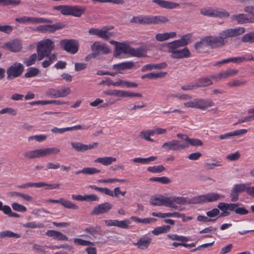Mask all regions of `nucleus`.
Masks as SVG:
<instances>
[{
  "mask_svg": "<svg viewBox=\"0 0 254 254\" xmlns=\"http://www.w3.org/2000/svg\"><path fill=\"white\" fill-rule=\"evenodd\" d=\"M191 37L190 34H186L182 36L181 38L168 43L166 44L167 52L170 57L175 59L188 58L191 56V54L188 48L179 49L188 44Z\"/></svg>",
  "mask_w": 254,
  "mask_h": 254,
  "instance_id": "nucleus-1",
  "label": "nucleus"
},
{
  "mask_svg": "<svg viewBox=\"0 0 254 254\" xmlns=\"http://www.w3.org/2000/svg\"><path fill=\"white\" fill-rule=\"evenodd\" d=\"M151 205L154 206L164 205L175 210H183V208L178 205H185L187 203V199L184 197L172 196L165 197L160 196L159 197H152L150 200Z\"/></svg>",
  "mask_w": 254,
  "mask_h": 254,
  "instance_id": "nucleus-2",
  "label": "nucleus"
},
{
  "mask_svg": "<svg viewBox=\"0 0 254 254\" xmlns=\"http://www.w3.org/2000/svg\"><path fill=\"white\" fill-rule=\"evenodd\" d=\"M60 152L59 148L53 147L27 150L24 152L23 155L27 159H34L51 154H57Z\"/></svg>",
  "mask_w": 254,
  "mask_h": 254,
  "instance_id": "nucleus-3",
  "label": "nucleus"
},
{
  "mask_svg": "<svg viewBox=\"0 0 254 254\" xmlns=\"http://www.w3.org/2000/svg\"><path fill=\"white\" fill-rule=\"evenodd\" d=\"M54 48V42L50 39L40 41L37 44L38 60L41 61L44 57H48Z\"/></svg>",
  "mask_w": 254,
  "mask_h": 254,
  "instance_id": "nucleus-4",
  "label": "nucleus"
},
{
  "mask_svg": "<svg viewBox=\"0 0 254 254\" xmlns=\"http://www.w3.org/2000/svg\"><path fill=\"white\" fill-rule=\"evenodd\" d=\"M238 206V203L219 202L218 204L217 207L222 211L220 216H227L230 214L231 211H233L237 214L241 215H245L248 213L249 211L247 209L244 207H237Z\"/></svg>",
  "mask_w": 254,
  "mask_h": 254,
  "instance_id": "nucleus-5",
  "label": "nucleus"
},
{
  "mask_svg": "<svg viewBox=\"0 0 254 254\" xmlns=\"http://www.w3.org/2000/svg\"><path fill=\"white\" fill-rule=\"evenodd\" d=\"M54 10L60 11L63 15H70L74 17H80L85 11L84 7L77 5H60L54 6Z\"/></svg>",
  "mask_w": 254,
  "mask_h": 254,
  "instance_id": "nucleus-6",
  "label": "nucleus"
},
{
  "mask_svg": "<svg viewBox=\"0 0 254 254\" xmlns=\"http://www.w3.org/2000/svg\"><path fill=\"white\" fill-rule=\"evenodd\" d=\"M214 104L213 101L209 99L195 98L185 103L184 105L186 108H193L205 110L207 108L213 106Z\"/></svg>",
  "mask_w": 254,
  "mask_h": 254,
  "instance_id": "nucleus-7",
  "label": "nucleus"
},
{
  "mask_svg": "<svg viewBox=\"0 0 254 254\" xmlns=\"http://www.w3.org/2000/svg\"><path fill=\"white\" fill-rule=\"evenodd\" d=\"M224 196L220 194L210 192L203 195H198L192 198L190 203L192 204H198L205 202H214L224 198Z\"/></svg>",
  "mask_w": 254,
  "mask_h": 254,
  "instance_id": "nucleus-8",
  "label": "nucleus"
},
{
  "mask_svg": "<svg viewBox=\"0 0 254 254\" xmlns=\"http://www.w3.org/2000/svg\"><path fill=\"white\" fill-rule=\"evenodd\" d=\"M189 146L188 144L175 139L166 142L162 145V148L167 151H180Z\"/></svg>",
  "mask_w": 254,
  "mask_h": 254,
  "instance_id": "nucleus-9",
  "label": "nucleus"
},
{
  "mask_svg": "<svg viewBox=\"0 0 254 254\" xmlns=\"http://www.w3.org/2000/svg\"><path fill=\"white\" fill-rule=\"evenodd\" d=\"M60 45L65 51L71 54H75L78 50V43L74 39L62 40Z\"/></svg>",
  "mask_w": 254,
  "mask_h": 254,
  "instance_id": "nucleus-10",
  "label": "nucleus"
},
{
  "mask_svg": "<svg viewBox=\"0 0 254 254\" xmlns=\"http://www.w3.org/2000/svg\"><path fill=\"white\" fill-rule=\"evenodd\" d=\"M24 70V66L21 63H15L12 64L7 70V78L13 79L19 76Z\"/></svg>",
  "mask_w": 254,
  "mask_h": 254,
  "instance_id": "nucleus-11",
  "label": "nucleus"
},
{
  "mask_svg": "<svg viewBox=\"0 0 254 254\" xmlns=\"http://www.w3.org/2000/svg\"><path fill=\"white\" fill-rule=\"evenodd\" d=\"M200 13L203 15L211 17H217L221 18H227L230 16L229 13L226 10L210 8L202 9L200 11Z\"/></svg>",
  "mask_w": 254,
  "mask_h": 254,
  "instance_id": "nucleus-12",
  "label": "nucleus"
},
{
  "mask_svg": "<svg viewBox=\"0 0 254 254\" xmlns=\"http://www.w3.org/2000/svg\"><path fill=\"white\" fill-rule=\"evenodd\" d=\"M71 93L70 89L69 87H64L61 89H56L50 88L46 92L47 96L54 98H63L66 97Z\"/></svg>",
  "mask_w": 254,
  "mask_h": 254,
  "instance_id": "nucleus-13",
  "label": "nucleus"
},
{
  "mask_svg": "<svg viewBox=\"0 0 254 254\" xmlns=\"http://www.w3.org/2000/svg\"><path fill=\"white\" fill-rule=\"evenodd\" d=\"M70 145L72 148L75 151L83 152L97 148L98 143L93 142L89 144H85L80 142H71Z\"/></svg>",
  "mask_w": 254,
  "mask_h": 254,
  "instance_id": "nucleus-14",
  "label": "nucleus"
},
{
  "mask_svg": "<svg viewBox=\"0 0 254 254\" xmlns=\"http://www.w3.org/2000/svg\"><path fill=\"white\" fill-rule=\"evenodd\" d=\"M208 39L210 47L212 48L222 47L227 42V40H225L221 32L219 33V35L218 36H208Z\"/></svg>",
  "mask_w": 254,
  "mask_h": 254,
  "instance_id": "nucleus-15",
  "label": "nucleus"
},
{
  "mask_svg": "<svg viewBox=\"0 0 254 254\" xmlns=\"http://www.w3.org/2000/svg\"><path fill=\"white\" fill-rule=\"evenodd\" d=\"M64 25L61 23H57L53 25H42L37 27L34 30L43 33H54L56 30L64 27Z\"/></svg>",
  "mask_w": 254,
  "mask_h": 254,
  "instance_id": "nucleus-16",
  "label": "nucleus"
},
{
  "mask_svg": "<svg viewBox=\"0 0 254 254\" xmlns=\"http://www.w3.org/2000/svg\"><path fill=\"white\" fill-rule=\"evenodd\" d=\"M246 31L244 27H238L234 28H229L222 31L221 32L224 36L225 40L227 38H232L241 35Z\"/></svg>",
  "mask_w": 254,
  "mask_h": 254,
  "instance_id": "nucleus-17",
  "label": "nucleus"
},
{
  "mask_svg": "<svg viewBox=\"0 0 254 254\" xmlns=\"http://www.w3.org/2000/svg\"><path fill=\"white\" fill-rule=\"evenodd\" d=\"M91 49L93 52L92 55L94 57H96L100 53L108 54L110 52V50L105 44H102L99 42L94 43L91 46Z\"/></svg>",
  "mask_w": 254,
  "mask_h": 254,
  "instance_id": "nucleus-18",
  "label": "nucleus"
},
{
  "mask_svg": "<svg viewBox=\"0 0 254 254\" xmlns=\"http://www.w3.org/2000/svg\"><path fill=\"white\" fill-rule=\"evenodd\" d=\"M231 20L232 21H236L239 24L254 23V16L248 17L247 14L244 13L233 15L231 16Z\"/></svg>",
  "mask_w": 254,
  "mask_h": 254,
  "instance_id": "nucleus-19",
  "label": "nucleus"
},
{
  "mask_svg": "<svg viewBox=\"0 0 254 254\" xmlns=\"http://www.w3.org/2000/svg\"><path fill=\"white\" fill-rule=\"evenodd\" d=\"M113 207V204L109 202L100 204L94 207L91 212V215H99L108 212Z\"/></svg>",
  "mask_w": 254,
  "mask_h": 254,
  "instance_id": "nucleus-20",
  "label": "nucleus"
},
{
  "mask_svg": "<svg viewBox=\"0 0 254 254\" xmlns=\"http://www.w3.org/2000/svg\"><path fill=\"white\" fill-rule=\"evenodd\" d=\"M2 48L12 52L19 51L21 48V43L18 39H15L5 43L2 45Z\"/></svg>",
  "mask_w": 254,
  "mask_h": 254,
  "instance_id": "nucleus-21",
  "label": "nucleus"
},
{
  "mask_svg": "<svg viewBox=\"0 0 254 254\" xmlns=\"http://www.w3.org/2000/svg\"><path fill=\"white\" fill-rule=\"evenodd\" d=\"M88 127L85 126L77 125L71 127H67L64 128H58L54 127L51 129V131L55 134H63L66 131H72L79 129H87Z\"/></svg>",
  "mask_w": 254,
  "mask_h": 254,
  "instance_id": "nucleus-22",
  "label": "nucleus"
},
{
  "mask_svg": "<svg viewBox=\"0 0 254 254\" xmlns=\"http://www.w3.org/2000/svg\"><path fill=\"white\" fill-rule=\"evenodd\" d=\"M114 96L118 97H141L142 94L139 93H135L129 91L122 90H114Z\"/></svg>",
  "mask_w": 254,
  "mask_h": 254,
  "instance_id": "nucleus-23",
  "label": "nucleus"
},
{
  "mask_svg": "<svg viewBox=\"0 0 254 254\" xmlns=\"http://www.w3.org/2000/svg\"><path fill=\"white\" fill-rule=\"evenodd\" d=\"M176 136L178 138L185 141L186 143L192 146H201L203 144L201 140L197 138H190L187 134L178 133Z\"/></svg>",
  "mask_w": 254,
  "mask_h": 254,
  "instance_id": "nucleus-24",
  "label": "nucleus"
},
{
  "mask_svg": "<svg viewBox=\"0 0 254 254\" xmlns=\"http://www.w3.org/2000/svg\"><path fill=\"white\" fill-rule=\"evenodd\" d=\"M152 2L157 4L160 7L166 9H174L180 5L179 3L164 0H153Z\"/></svg>",
  "mask_w": 254,
  "mask_h": 254,
  "instance_id": "nucleus-25",
  "label": "nucleus"
},
{
  "mask_svg": "<svg viewBox=\"0 0 254 254\" xmlns=\"http://www.w3.org/2000/svg\"><path fill=\"white\" fill-rule=\"evenodd\" d=\"M152 239L148 237L141 238L134 245L136 246L140 250H146L151 243Z\"/></svg>",
  "mask_w": 254,
  "mask_h": 254,
  "instance_id": "nucleus-26",
  "label": "nucleus"
},
{
  "mask_svg": "<svg viewBox=\"0 0 254 254\" xmlns=\"http://www.w3.org/2000/svg\"><path fill=\"white\" fill-rule=\"evenodd\" d=\"M46 235L49 237H53L54 239L59 241H67L68 237L60 232L55 230H48L46 233Z\"/></svg>",
  "mask_w": 254,
  "mask_h": 254,
  "instance_id": "nucleus-27",
  "label": "nucleus"
},
{
  "mask_svg": "<svg viewBox=\"0 0 254 254\" xmlns=\"http://www.w3.org/2000/svg\"><path fill=\"white\" fill-rule=\"evenodd\" d=\"M177 33L175 32L158 33L155 35V39L158 42H163L171 38H175Z\"/></svg>",
  "mask_w": 254,
  "mask_h": 254,
  "instance_id": "nucleus-28",
  "label": "nucleus"
},
{
  "mask_svg": "<svg viewBox=\"0 0 254 254\" xmlns=\"http://www.w3.org/2000/svg\"><path fill=\"white\" fill-rule=\"evenodd\" d=\"M112 28V27H104L100 29L98 36L105 40H107L110 38L114 37L115 34L113 32L109 31Z\"/></svg>",
  "mask_w": 254,
  "mask_h": 254,
  "instance_id": "nucleus-29",
  "label": "nucleus"
},
{
  "mask_svg": "<svg viewBox=\"0 0 254 254\" xmlns=\"http://www.w3.org/2000/svg\"><path fill=\"white\" fill-rule=\"evenodd\" d=\"M133 66L134 63L132 62H127L114 64L113 67L114 69L118 70L119 73H122L121 70L130 69Z\"/></svg>",
  "mask_w": 254,
  "mask_h": 254,
  "instance_id": "nucleus-30",
  "label": "nucleus"
},
{
  "mask_svg": "<svg viewBox=\"0 0 254 254\" xmlns=\"http://www.w3.org/2000/svg\"><path fill=\"white\" fill-rule=\"evenodd\" d=\"M127 54H129L132 57L137 58L144 57L146 55L145 50L141 48H133L130 47H129Z\"/></svg>",
  "mask_w": 254,
  "mask_h": 254,
  "instance_id": "nucleus-31",
  "label": "nucleus"
},
{
  "mask_svg": "<svg viewBox=\"0 0 254 254\" xmlns=\"http://www.w3.org/2000/svg\"><path fill=\"white\" fill-rule=\"evenodd\" d=\"M117 161L116 158L111 156L98 157L94 160L95 163H100L104 166H109Z\"/></svg>",
  "mask_w": 254,
  "mask_h": 254,
  "instance_id": "nucleus-32",
  "label": "nucleus"
},
{
  "mask_svg": "<svg viewBox=\"0 0 254 254\" xmlns=\"http://www.w3.org/2000/svg\"><path fill=\"white\" fill-rule=\"evenodd\" d=\"M167 64L165 63H162L157 64H148L144 65L141 70L142 72H145L148 70H151L153 69H161L165 68Z\"/></svg>",
  "mask_w": 254,
  "mask_h": 254,
  "instance_id": "nucleus-33",
  "label": "nucleus"
},
{
  "mask_svg": "<svg viewBox=\"0 0 254 254\" xmlns=\"http://www.w3.org/2000/svg\"><path fill=\"white\" fill-rule=\"evenodd\" d=\"M129 46L121 43H118L117 44L115 47V56L116 57H119L121 53H128V50Z\"/></svg>",
  "mask_w": 254,
  "mask_h": 254,
  "instance_id": "nucleus-34",
  "label": "nucleus"
},
{
  "mask_svg": "<svg viewBox=\"0 0 254 254\" xmlns=\"http://www.w3.org/2000/svg\"><path fill=\"white\" fill-rule=\"evenodd\" d=\"M168 21L169 19L164 16H149V24L165 23Z\"/></svg>",
  "mask_w": 254,
  "mask_h": 254,
  "instance_id": "nucleus-35",
  "label": "nucleus"
},
{
  "mask_svg": "<svg viewBox=\"0 0 254 254\" xmlns=\"http://www.w3.org/2000/svg\"><path fill=\"white\" fill-rule=\"evenodd\" d=\"M167 72H163L160 71L159 72H151L149 73L144 75H143L141 78L142 79H145L146 78H147L149 79L153 80V79H156L157 78H163L166 75Z\"/></svg>",
  "mask_w": 254,
  "mask_h": 254,
  "instance_id": "nucleus-36",
  "label": "nucleus"
},
{
  "mask_svg": "<svg viewBox=\"0 0 254 254\" xmlns=\"http://www.w3.org/2000/svg\"><path fill=\"white\" fill-rule=\"evenodd\" d=\"M247 81L245 79H235L227 83V86L229 88H234L245 86Z\"/></svg>",
  "mask_w": 254,
  "mask_h": 254,
  "instance_id": "nucleus-37",
  "label": "nucleus"
},
{
  "mask_svg": "<svg viewBox=\"0 0 254 254\" xmlns=\"http://www.w3.org/2000/svg\"><path fill=\"white\" fill-rule=\"evenodd\" d=\"M194 47L196 50H204L206 48L210 47L208 37H204L196 42Z\"/></svg>",
  "mask_w": 254,
  "mask_h": 254,
  "instance_id": "nucleus-38",
  "label": "nucleus"
},
{
  "mask_svg": "<svg viewBox=\"0 0 254 254\" xmlns=\"http://www.w3.org/2000/svg\"><path fill=\"white\" fill-rule=\"evenodd\" d=\"M131 22L137 24H149V16H134L130 20Z\"/></svg>",
  "mask_w": 254,
  "mask_h": 254,
  "instance_id": "nucleus-39",
  "label": "nucleus"
},
{
  "mask_svg": "<svg viewBox=\"0 0 254 254\" xmlns=\"http://www.w3.org/2000/svg\"><path fill=\"white\" fill-rule=\"evenodd\" d=\"M197 88L204 87L211 85L213 84L211 79L207 77H201L196 81Z\"/></svg>",
  "mask_w": 254,
  "mask_h": 254,
  "instance_id": "nucleus-40",
  "label": "nucleus"
},
{
  "mask_svg": "<svg viewBox=\"0 0 254 254\" xmlns=\"http://www.w3.org/2000/svg\"><path fill=\"white\" fill-rule=\"evenodd\" d=\"M117 84L118 85L117 87L127 88L136 87L138 86L137 84L136 83L130 82L127 80H124L122 79H118L117 80Z\"/></svg>",
  "mask_w": 254,
  "mask_h": 254,
  "instance_id": "nucleus-41",
  "label": "nucleus"
},
{
  "mask_svg": "<svg viewBox=\"0 0 254 254\" xmlns=\"http://www.w3.org/2000/svg\"><path fill=\"white\" fill-rule=\"evenodd\" d=\"M171 227L168 225H164L155 228L152 231V233L155 235H158L163 233H167L170 231Z\"/></svg>",
  "mask_w": 254,
  "mask_h": 254,
  "instance_id": "nucleus-42",
  "label": "nucleus"
},
{
  "mask_svg": "<svg viewBox=\"0 0 254 254\" xmlns=\"http://www.w3.org/2000/svg\"><path fill=\"white\" fill-rule=\"evenodd\" d=\"M60 203L63 206L68 209H72L76 210L78 209V206L74 203H72L70 201L64 199V198H60L59 199Z\"/></svg>",
  "mask_w": 254,
  "mask_h": 254,
  "instance_id": "nucleus-43",
  "label": "nucleus"
},
{
  "mask_svg": "<svg viewBox=\"0 0 254 254\" xmlns=\"http://www.w3.org/2000/svg\"><path fill=\"white\" fill-rule=\"evenodd\" d=\"M130 219L137 223H140L145 224L152 223L156 220L155 218H146L140 219L135 216H132L130 217Z\"/></svg>",
  "mask_w": 254,
  "mask_h": 254,
  "instance_id": "nucleus-44",
  "label": "nucleus"
},
{
  "mask_svg": "<svg viewBox=\"0 0 254 254\" xmlns=\"http://www.w3.org/2000/svg\"><path fill=\"white\" fill-rule=\"evenodd\" d=\"M21 235L19 234L13 233L10 231H3L0 232V238H20Z\"/></svg>",
  "mask_w": 254,
  "mask_h": 254,
  "instance_id": "nucleus-45",
  "label": "nucleus"
},
{
  "mask_svg": "<svg viewBox=\"0 0 254 254\" xmlns=\"http://www.w3.org/2000/svg\"><path fill=\"white\" fill-rule=\"evenodd\" d=\"M48 58L44 60L42 65L44 68H46L50 66L52 63L57 60V55L56 54H53L51 55H49Z\"/></svg>",
  "mask_w": 254,
  "mask_h": 254,
  "instance_id": "nucleus-46",
  "label": "nucleus"
},
{
  "mask_svg": "<svg viewBox=\"0 0 254 254\" xmlns=\"http://www.w3.org/2000/svg\"><path fill=\"white\" fill-rule=\"evenodd\" d=\"M38 59V55L34 53L30 57L25 58L23 60V63L27 66H29L35 64L36 60Z\"/></svg>",
  "mask_w": 254,
  "mask_h": 254,
  "instance_id": "nucleus-47",
  "label": "nucleus"
},
{
  "mask_svg": "<svg viewBox=\"0 0 254 254\" xmlns=\"http://www.w3.org/2000/svg\"><path fill=\"white\" fill-rule=\"evenodd\" d=\"M156 156H151L146 158H135L132 159V161L134 163H139L141 164H147L151 161H153L157 159Z\"/></svg>",
  "mask_w": 254,
  "mask_h": 254,
  "instance_id": "nucleus-48",
  "label": "nucleus"
},
{
  "mask_svg": "<svg viewBox=\"0 0 254 254\" xmlns=\"http://www.w3.org/2000/svg\"><path fill=\"white\" fill-rule=\"evenodd\" d=\"M39 73V70L35 67L28 68L27 72L24 74L26 78H30L37 76Z\"/></svg>",
  "mask_w": 254,
  "mask_h": 254,
  "instance_id": "nucleus-49",
  "label": "nucleus"
},
{
  "mask_svg": "<svg viewBox=\"0 0 254 254\" xmlns=\"http://www.w3.org/2000/svg\"><path fill=\"white\" fill-rule=\"evenodd\" d=\"M242 41L245 43H254V31L244 35L242 38Z\"/></svg>",
  "mask_w": 254,
  "mask_h": 254,
  "instance_id": "nucleus-50",
  "label": "nucleus"
},
{
  "mask_svg": "<svg viewBox=\"0 0 254 254\" xmlns=\"http://www.w3.org/2000/svg\"><path fill=\"white\" fill-rule=\"evenodd\" d=\"M73 242L75 244L82 246H89L94 245V244L92 242L89 241L84 240L80 238L74 239Z\"/></svg>",
  "mask_w": 254,
  "mask_h": 254,
  "instance_id": "nucleus-51",
  "label": "nucleus"
},
{
  "mask_svg": "<svg viewBox=\"0 0 254 254\" xmlns=\"http://www.w3.org/2000/svg\"><path fill=\"white\" fill-rule=\"evenodd\" d=\"M22 226L25 228H41L44 227V225L42 223L37 224L35 221H32L28 222L25 224H22Z\"/></svg>",
  "mask_w": 254,
  "mask_h": 254,
  "instance_id": "nucleus-52",
  "label": "nucleus"
},
{
  "mask_svg": "<svg viewBox=\"0 0 254 254\" xmlns=\"http://www.w3.org/2000/svg\"><path fill=\"white\" fill-rule=\"evenodd\" d=\"M149 180L151 181L157 182L163 184H168L171 182L170 179L165 176L161 177H152L150 178Z\"/></svg>",
  "mask_w": 254,
  "mask_h": 254,
  "instance_id": "nucleus-53",
  "label": "nucleus"
},
{
  "mask_svg": "<svg viewBox=\"0 0 254 254\" xmlns=\"http://www.w3.org/2000/svg\"><path fill=\"white\" fill-rule=\"evenodd\" d=\"M82 173L86 175H93L100 173V170L93 167H86L82 169Z\"/></svg>",
  "mask_w": 254,
  "mask_h": 254,
  "instance_id": "nucleus-54",
  "label": "nucleus"
},
{
  "mask_svg": "<svg viewBox=\"0 0 254 254\" xmlns=\"http://www.w3.org/2000/svg\"><path fill=\"white\" fill-rule=\"evenodd\" d=\"M147 170L149 172L154 173H161L165 170V168L162 165L154 166L152 167H149L147 168Z\"/></svg>",
  "mask_w": 254,
  "mask_h": 254,
  "instance_id": "nucleus-55",
  "label": "nucleus"
},
{
  "mask_svg": "<svg viewBox=\"0 0 254 254\" xmlns=\"http://www.w3.org/2000/svg\"><path fill=\"white\" fill-rule=\"evenodd\" d=\"M21 3L20 0H0V4L4 6H8L9 5H17Z\"/></svg>",
  "mask_w": 254,
  "mask_h": 254,
  "instance_id": "nucleus-56",
  "label": "nucleus"
},
{
  "mask_svg": "<svg viewBox=\"0 0 254 254\" xmlns=\"http://www.w3.org/2000/svg\"><path fill=\"white\" fill-rule=\"evenodd\" d=\"M8 114L12 116H16L17 112L16 110L11 107H7L0 110V114Z\"/></svg>",
  "mask_w": 254,
  "mask_h": 254,
  "instance_id": "nucleus-57",
  "label": "nucleus"
},
{
  "mask_svg": "<svg viewBox=\"0 0 254 254\" xmlns=\"http://www.w3.org/2000/svg\"><path fill=\"white\" fill-rule=\"evenodd\" d=\"M167 237L172 240H176L182 242L188 241V238L184 236H179L176 234H169L167 235Z\"/></svg>",
  "mask_w": 254,
  "mask_h": 254,
  "instance_id": "nucleus-58",
  "label": "nucleus"
},
{
  "mask_svg": "<svg viewBox=\"0 0 254 254\" xmlns=\"http://www.w3.org/2000/svg\"><path fill=\"white\" fill-rule=\"evenodd\" d=\"M43 184L41 183H27L22 185L19 186L18 187L20 189H26L29 187H36V188H40V187L42 186Z\"/></svg>",
  "mask_w": 254,
  "mask_h": 254,
  "instance_id": "nucleus-59",
  "label": "nucleus"
},
{
  "mask_svg": "<svg viewBox=\"0 0 254 254\" xmlns=\"http://www.w3.org/2000/svg\"><path fill=\"white\" fill-rule=\"evenodd\" d=\"M33 213L38 216L45 217L47 214H50V212L43 208H40L34 210Z\"/></svg>",
  "mask_w": 254,
  "mask_h": 254,
  "instance_id": "nucleus-60",
  "label": "nucleus"
},
{
  "mask_svg": "<svg viewBox=\"0 0 254 254\" xmlns=\"http://www.w3.org/2000/svg\"><path fill=\"white\" fill-rule=\"evenodd\" d=\"M11 206L12 208L17 211L25 212L27 210L26 207L17 202H13Z\"/></svg>",
  "mask_w": 254,
  "mask_h": 254,
  "instance_id": "nucleus-61",
  "label": "nucleus"
},
{
  "mask_svg": "<svg viewBox=\"0 0 254 254\" xmlns=\"http://www.w3.org/2000/svg\"><path fill=\"white\" fill-rule=\"evenodd\" d=\"M247 188L248 187L244 184H242L235 185L232 189L239 194L240 192H243L246 190H247Z\"/></svg>",
  "mask_w": 254,
  "mask_h": 254,
  "instance_id": "nucleus-62",
  "label": "nucleus"
},
{
  "mask_svg": "<svg viewBox=\"0 0 254 254\" xmlns=\"http://www.w3.org/2000/svg\"><path fill=\"white\" fill-rule=\"evenodd\" d=\"M196 88H197L196 81L191 82L189 84L185 85L182 87V89L183 90H192Z\"/></svg>",
  "mask_w": 254,
  "mask_h": 254,
  "instance_id": "nucleus-63",
  "label": "nucleus"
},
{
  "mask_svg": "<svg viewBox=\"0 0 254 254\" xmlns=\"http://www.w3.org/2000/svg\"><path fill=\"white\" fill-rule=\"evenodd\" d=\"M13 28V27L8 25H0V31L9 34L12 32Z\"/></svg>",
  "mask_w": 254,
  "mask_h": 254,
  "instance_id": "nucleus-64",
  "label": "nucleus"
}]
</instances>
